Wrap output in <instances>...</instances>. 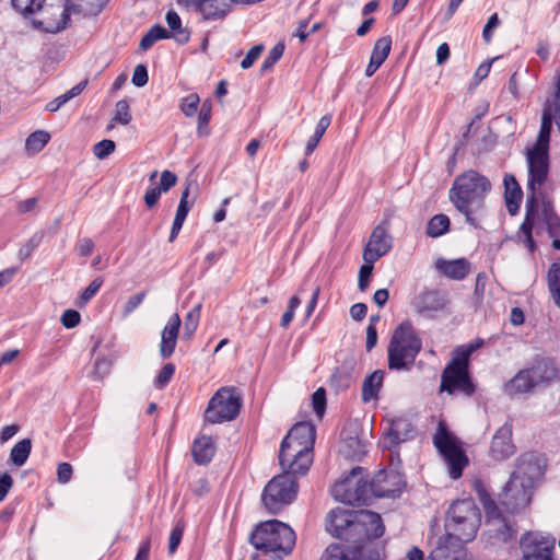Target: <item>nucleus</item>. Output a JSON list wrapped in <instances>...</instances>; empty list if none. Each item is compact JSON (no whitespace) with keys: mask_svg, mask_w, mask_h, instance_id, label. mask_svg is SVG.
I'll return each mask as SVG.
<instances>
[{"mask_svg":"<svg viewBox=\"0 0 560 560\" xmlns=\"http://www.w3.org/2000/svg\"><path fill=\"white\" fill-rule=\"evenodd\" d=\"M113 121L128 125L131 121L130 105L127 100H120L116 103Z\"/></svg>","mask_w":560,"mask_h":560,"instance_id":"46","label":"nucleus"},{"mask_svg":"<svg viewBox=\"0 0 560 560\" xmlns=\"http://www.w3.org/2000/svg\"><path fill=\"white\" fill-rule=\"evenodd\" d=\"M295 540L294 530L288 524L278 520L259 524L249 538L250 544L257 550L265 553H275L279 560L292 552Z\"/></svg>","mask_w":560,"mask_h":560,"instance_id":"5","label":"nucleus"},{"mask_svg":"<svg viewBox=\"0 0 560 560\" xmlns=\"http://www.w3.org/2000/svg\"><path fill=\"white\" fill-rule=\"evenodd\" d=\"M212 104L210 100H207L202 103L201 108L198 115V135L205 136L208 135V124L211 119Z\"/></svg>","mask_w":560,"mask_h":560,"instance_id":"44","label":"nucleus"},{"mask_svg":"<svg viewBox=\"0 0 560 560\" xmlns=\"http://www.w3.org/2000/svg\"><path fill=\"white\" fill-rule=\"evenodd\" d=\"M145 295L144 291L131 295L124 306V315L131 314L143 302Z\"/></svg>","mask_w":560,"mask_h":560,"instance_id":"63","label":"nucleus"},{"mask_svg":"<svg viewBox=\"0 0 560 560\" xmlns=\"http://www.w3.org/2000/svg\"><path fill=\"white\" fill-rule=\"evenodd\" d=\"M451 221L446 214L433 215L427 225V235L433 238L440 237L450 231Z\"/></svg>","mask_w":560,"mask_h":560,"instance_id":"35","label":"nucleus"},{"mask_svg":"<svg viewBox=\"0 0 560 560\" xmlns=\"http://www.w3.org/2000/svg\"><path fill=\"white\" fill-rule=\"evenodd\" d=\"M177 182V176L171 171H163L161 174L160 186L162 192H167Z\"/></svg>","mask_w":560,"mask_h":560,"instance_id":"62","label":"nucleus"},{"mask_svg":"<svg viewBox=\"0 0 560 560\" xmlns=\"http://www.w3.org/2000/svg\"><path fill=\"white\" fill-rule=\"evenodd\" d=\"M492 185L489 178L475 170L457 175L448 190V199L455 209L465 217V222L474 229L481 228L486 215V198Z\"/></svg>","mask_w":560,"mask_h":560,"instance_id":"2","label":"nucleus"},{"mask_svg":"<svg viewBox=\"0 0 560 560\" xmlns=\"http://www.w3.org/2000/svg\"><path fill=\"white\" fill-rule=\"evenodd\" d=\"M107 2L108 0H65L62 9L60 10V5L57 8L58 19L54 18L55 12H48L50 16L40 21L39 25L48 33H58L67 28L72 13L97 15ZM52 10L54 5L50 4L49 11Z\"/></svg>","mask_w":560,"mask_h":560,"instance_id":"10","label":"nucleus"},{"mask_svg":"<svg viewBox=\"0 0 560 560\" xmlns=\"http://www.w3.org/2000/svg\"><path fill=\"white\" fill-rule=\"evenodd\" d=\"M515 453V445L512 441V425L504 423L494 433L489 454L498 462L504 460Z\"/></svg>","mask_w":560,"mask_h":560,"instance_id":"21","label":"nucleus"},{"mask_svg":"<svg viewBox=\"0 0 560 560\" xmlns=\"http://www.w3.org/2000/svg\"><path fill=\"white\" fill-rule=\"evenodd\" d=\"M544 112H549L550 118L555 120L559 131H560V100L546 102Z\"/></svg>","mask_w":560,"mask_h":560,"instance_id":"64","label":"nucleus"},{"mask_svg":"<svg viewBox=\"0 0 560 560\" xmlns=\"http://www.w3.org/2000/svg\"><path fill=\"white\" fill-rule=\"evenodd\" d=\"M422 349V341L409 320L400 323L394 330L387 347L388 369L410 371Z\"/></svg>","mask_w":560,"mask_h":560,"instance_id":"4","label":"nucleus"},{"mask_svg":"<svg viewBox=\"0 0 560 560\" xmlns=\"http://www.w3.org/2000/svg\"><path fill=\"white\" fill-rule=\"evenodd\" d=\"M482 504L489 527L487 530L488 541L494 546L512 540L516 535V529L511 514L502 511L489 495L482 498Z\"/></svg>","mask_w":560,"mask_h":560,"instance_id":"11","label":"nucleus"},{"mask_svg":"<svg viewBox=\"0 0 560 560\" xmlns=\"http://www.w3.org/2000/svg\"><path fill=\"white\" fill-rule=\"evenodd\" d=\"M230 10L226 0H205L199 12L206 20H215L223 18Z\"/></svg>","mask_w":560,"mask_h":560,"instance_id":"33","label":"nucleus"},{"mask_svg":"<svg viewBox=\"0 0 560 560\" xmlns=\"http://www.w3.org/2000/svg\"><path fill=\"white\" fill-rule=\"evenodd\" d=\"M191 183H188L185 189L182 191L179 203L175 213L174 220L185 222L189 210L191 209L195 199L189 200Z\"/></svg>","mask_w":560,"mask_h":560,"instance_id":"42","label":"nucleus"},{"mask_svg":"<svg viewBox=\"0 0 560 560\" xmlns=\"http://www.w3.org/2000/svg\"><path fill=\"white\" fill-rule=\"evenodd\" d=\"M436 269L453 280H463L469 273L470 264L466 258L445 260L439 258L435 262Z\"/></svg>","mask_w":560,"mask_h":560,"instance_id":"27","label":"nucleus"},{"mask_svg":"<svg viewBox=\"0 0 560 560\" xmlns=\"http://www.w3.org/2000/svg\"><path fill=\"white\" fill-rule=\"evenodd\" d=\"M373 272V264L365 262L360 267L359 270V279H358V288L360 291L364 292L370 283V278Z\"/></svg>","mask_w":560,"mask_h":560,"instance_id":"58","label":"nucleus"},{"mask_svg":"<svg viewBox=\"0 0 560 560\" xmlns=\"http://www.w3.org/2000/svg\"><path fill=\"white\" fill-rule=\"evenodd\" d=\"M201 313V304H197L192 307L185 317L184 323V337L189 339L197 330Z\"/></svg>","mask_w":560,"mask_h":560,"instance_id":"43","label":"nucleus"},{"mask_svg":"<svg viewBox=\"0 0 560 560\" xmlns=\"http://www.w3.org/2000/svg\"><path fill=\"white\" fill-rule=\"evenodd\" d=\"M541 475L539 458L534 453H524L517 457L515 469L510 477L534 487L535 480Z\"/></svg>","mask_w":560,"mask_h":560,"instance_id":"20","label":"nucleus"},{"mask_svg":"<svg viewBox=\"0 0 560 560\" xmlns=\"http://www.w3.org/2000/svg\"><path fill=\"white\" fill-rule=\"evenodd\" d=\"M50 135L45 130L31 133L25 140V149L30 153H37L48 143Z\"/></svg>","mask_w":560,"mask_h":560,"instance_id":"39","label":"nucleus"},{"mask_svg":"<svg viewBox=\"0 0 560 560\" xmlns=\"http://www.w3.org/2000/svg\"><path fill=\"white\" fill-rule=\"evenodd\" d=\"M384 372L376 370L368 375L362 384V399L363 401H370L377 398L378 392L383 385Z\"/></svg>","mask_w":560,"mask_h":560,"instance_id":"31","label":"nucleus"},{"mask_svg":"<svg viewBox=\"0 0 560 560\" xmlns=\"http://www.w3.org/2000/svg\"><path fill=\"white\" fill-rule=\"evenodd\" d=\"M433 444L446 462L451 478L458 479L463 475L464 468L468 465V458L459 441L444 422L439 423L433 435Z\"/></svg>","mask_w":560,"mask_h":560,"instance_id":"9","label":"nucleus"},{"mask_svg":"<svg viewBox=\"0 0 560 560\" xmlns=\"http://www.w3.org/2000/svg\"><path fill=\"white\" fill-rule=\"evenodd\" d=\"M264 50V45L258 44L253 46L246 54L245 58L241 61V67L243 69L250 68L254 62L259 58L260 54Z\"/></svg>","mask_w":560,"mask_h":560,"instance_id":"59","label":"nucleus"},{"mask_svg":"<svg viewBox=\"0 0 560 560\" xmlns=\"http://www.w3.org/2000/svg\"><path fill=\"white\" fill-rule=\"evenodd\" d=\"M533 488L521 480L510 477L499 495V506L508 514L516 513L529 504Z\"/></svg>","mask_w":560,"mask_h":560,"instance_id":"16","label":"nucleus"},{"mask_svg":"<svg viewBox=\"0 0 560 560\" xmlns=\"http://www.w3.org/2000/svg\"><path fill=\"white\" fill-rule=\"evenodd\" d=\"M536 387L548 386L559 378V371L555 362L548 358H541L527 368Z\"/></svg>","mask_w":560,"mask_h":560,"instance_id":"24","label":"nucleus"},{"mask_svg":"<svg viewBox=\"0 0 560 560\" xmlns=\"http://www.w3.org/2000/svg\"><path fill=\"white\" fill-rule=\"evenodd\" d=\"M332 495L348 505H368L372 499L370 482L364 478V468L357 466L335 483Z\"/></svg>","mask_w":560,"mask_h":560,"instance_id":"8","label":"nucleus"},{"mask_svg":"<svg viewBox=\"0 0 560 560\" xmlns=\"http://www.w3.org/2000/svg\"><path fill=\"white\" fill-rule=\"evenodd\" d=\"M504 185V199L508 211L511 215H514L520 210L522 202L523 191L516 178L512 174H505L503 178Z\"/></svg>","mask_w":560,"mask_h":560,"instance_id":"26","label":"nucleus"},{"mask_svg":"<svg viewBox=\"0 0 560 560\" xmlns=\"http://www.w3.org/2000/svg\"><path fill=\"white\" fill-rule=\"evenodd\" d=\"M549 112L542 110L541 116V125L540 130L538 133L537 141L535 145L532 149L541 150V151H548L549 152V141H550V133L552 129V119L550 118Z\"/></svg>","mask_w":560,"mask_h":560,"instance_id":"34","label":"nucleus"},{"mask_svg":"<svg viewBox=\"0 0 560 560\" xmlns=\"http://www.w3.org/2000/svg\"><path fill=\"white\" fill-rule=\"evenodd\" d=\"M283 474L275 476L264 488L261 502L271 514H278L284 505L290 504L296 497L299 471H292L289 466L282 467Z\"/></svg>","mask_w":560,"mask_h":560,"instance_id":"6","label":"nucleus"},{"mask_svg":"<svg viewBox=\"0 0 560 560\" xmlns=\"http://www.w3.org/2000/svg\"><path fill=\"white\" fill-rule=\"evenodd\" d=\"M166 23L170 30L173 32L171 34L179 44H184L189 39V33L182 27V20L179 15L175 11H168L165 16Z\"/></svg>","mask_w":560,"mask_h":560,"instance_id":"36","label":"nucleus"},{"mask_svg":"<svg viewBox=\"0 0 560 560\" xmlns=\"http://www.w3.org/2000/svg\"><path fill=\"white\" fill-rule=\"evenodd\" d=\"M416 429L406 418H396L390 422V427L384 435V447L392 448L399 443L412 439Z\"/></svg>","mask_w":560,"mask_h":560,"instance_id":"22","label":"nucleus"},{"mask_svg":"<svg viewBox=\"0 0 560 560\" xmlns=\"http://www.w3.org/2000/svg\"><path fill=\"white\" fill-rule=\"evenodd\" d=\"M549 289L556 305L560 308V265H553L549 271Z\"/></svg>","mask_w":560,"mask_h":560,"instance_id":"45","label":"nucleus"},{"mask_svg":"<svg viewBox=\"0 0 560 560\" xmlns=\"http://www.w3.org/2000/svg\"><path fill=\"white\" fill-rule=\"evenodd\" d=\"M300 304H301V300L295 295H293L289 300L288 308L281 317V323H280L281 327L287 328L291 324V322L293 320V317H294V312L300 306Z\"/></svg>","mask_w":560,"mask_h":560,"instance_id":"56","label":"nucleus"},{"mask_svg":"<svg viewBox=\"0 0 560 560\" xmlns=\"http://www.w3.org/2000/svg\"><path fill=\"white\" fill-rule=\"evenodd\" d=\"M481 513L471 498L457 500L451 504L445 517V535L440 537L431 551V560H453L450 551L471 541L480 527Z\"/></svg>","mask_w":560,"mask_h":560,"instance_id":"1","label":"nucleus"},{"mask_svg":"<svg viewBox=\"0 0 560 560\" xmlns=\"http://www.w3.org/2000/svg\"><path fill=\"white\" fill-rule=\"evenodd\" d=\"M180 325L182 319L179 315L175 313L168 318L166 325L164 326L161 334V342L159 349L162 359H168L173 355L176 348Z\"/></svg>","mask_w":560,"mask_h":560,"instance_id":"23","label":"nucleus"},{"mask_svg":"<svg viewBox=\"0 0 560 560\" xmlns=\"http://www.w3.org/2000/svg\"><path fill=\"white\" fill-rule=\"evenodd\" d=\"M312 406L318 419H322L326 411V390L323 387L317 388L312 395Z\"/></svg>","mask_w":560,"mask_h":560,"instance_id":"51","label":"nucleus"},{"mask_svg":"<svg viewBox=\"0 0 560 560\" xmlns=\"http://www.w3.org/2000/svg\"><path fill=\"white\" fill-rule=\"evenodd\" d=\"M81 319V315L75 310H67L61 315V324L66 328H74L79 325Z\"/></svg>","mask_w":560,"mask_h":560,"instance_id":"61","label":"nucleus"},{"mask_svg":"<svg viewBox=\"0 0 560 560\" xmlns=\"http://www.w3.org/2000/svg\"><path fill=\"white\" fill-rule=\"evenodd\" d=\"M175 373V365L173 363H166L161 371L159 372L154 385L156 388L162 389L164 388L171 378L173 377Z\"/></svg>","mask_w":560,"mask_h":560,"instance_id":"54","label":"nucleus"},{"mask_svg":"<svg viewBox=\"0 0 560 560\" xmlns=\"http://www.w3.org/2000/svg\"><path fill=\"white\" fill-rule=\"evenodd\" d=\"M389 223L384 221L374 228L369 242L363 249V260L368 264H374L381 257L385 256L393 247V237L388 233Z\"/></svg>","mask_w":560,"mask_h":560,"instance_id":"18","label":"nucleus"},{"mask_svg":"<svg viewBox=\"0 0 560 560\" xmlns=\"http://www.w3.org/2000/svg\"><path fill=\"white\" fill-rule=\"evenodd\" d=\"M315 439L316 428L312 422L295 423L281 442L278 456L280 466L306 474L313 463Z\"/></svg>","mask_w":560,"mask_h":560,"instance_id":"3","label":"nucleus"},{"mask_svg":"<svg viewBox=\"0 0 560 560\" xmlns=\"http://www.w3.org/2000/svg\"><path fill=\"white\" fill-rule=\"evenodd\" d=\"M329 382L330 386L335 389L345 390L350 387L353 382V377L350 371L338 368L330 376Z\"/></svg>","mask_w":560,"mask_h":560,"instance_id":"41","label":"nucleus"},{"mask_svg":"<svg viewBox=\"0 0 560 560\" xmlns=\"http://www.w3.org/2000/svg\"><path fill=\"white\" fill-rule=\"evenodd\" d=\"M535 388L537 387L527 368L520 370L510 381L504 384V392L511 397L528 394Z\"/></svg>","mask_w":560,"mask_h":560,"instance_id":"25","label":"nucleus"},{"mask_svg":"<svg viewBox=\"0 0 560 560\" xmlns=\"http://www.w3.org/2000/svg\"><path fill=\"white\" fill-rule=\"evenodd\" d=\"M283 52H284V44L283 43L276 44L269 51L266 59L264 60L262 66H261V71L271 69L283 56Z\"/></svg>","mask_w":560,"mask_h":560,"instance_id":"50","label":"nucleus"},{"mask_svg":"<svg viewBox=\"0 0 560 560\" xmlns=\"http://www.w3.org/2000/svg\"><path fill=\"white\" fill-rule=\"evenodd\" d=\"M115 149L116 144L113 140L104 139L93 145V153L97 159L104 160L110 155Z\"/></svg>","mask_w":560,"mask_h":560,"instance_id":"53","label":"nucleus"},{"mask_svg":"<svg viewBox=\"0 0 560 560\" xmlns=\"http://www.w3.org/2000/svg\"><path fill=\"white\" fill-rule=\"evenodd\" d=\"M392 47V39L388 36L381 37L374 44L370 62L365 69V75L372 77L387 59Z\"/></svg>","mask_w":560,"mask_h":560,"instance_id":"29","label":"nucleus"},{"mask_svg":"<svg viewBox=\"0 0 560 560\" xmlns=\"http://www.w3.org/2000/svg\"><path fill=\"white\" fill-rule=\"evenodd\" d=\"M32 450V442L30 439L19 441L11 450L10 459L12 463L20 467L25 464Z\"/></svg>","mask_w":560,"mask_h":560,"instance_id":"37","label":"nucleus"},{"mask_svg":"<svg viewBox=\"0 0 560 560\" xmlns=\"http://www.w3.org/2000/svg\"><path fill=\"white\" fill-rule=\"evenodd\" d=\"M351 548L342 550L337 545L329 546L320 560H349Z\"/></svg>","mask_w":560,"mask_h":560,"instance_id":"55","label":"nucleus"},{"mask_svg":"<svg viewBox=\"0 0 560 560\" xmlns=\"http://www.w3.org/2000/svg\"><path fill=\"white\" fill-rule=\"evenodd\" d=\"M447 303L443 293L430 290L421 293L416 302V310L420 314L442 311Z\"/></svg>","mask_w":560,"mask_h":560,"instance_id":"28","label":"nucleus"},{"mask_svg":"<svg viewBox=\"0 0 560 560\" xmlns=\"http://www.w3.org/2000/svg\"><path fill=\"white\" fill-rule=\"evenodd\" d=\"M542 217L549 236L552 238V247L560 250V218L547 206L544 207Z\"/></svg>","mask_w":560,"mask_h":560,"instance_id":"32","label":"nucleus"},{"mask_svg":"<svg viewBox=\"0 0 560 560\" xmlns=\"http://www.w3.org/2000/svg\"><path fill=\"white\" fill-rule=\"evenodd\" d=\"M406 486L405 477L394 469L377 471L370 481L372 498H395L400 495Z\"/></svg>","mask_w":560,"mask_h":560,"instance_id":"17","label":"nucleus"},{"mask_svg":"<svg viewBox=\"0 0 560 560\" xmlns=\"http://www.w3.org/2000/svg\"><path fill=\"white\" fill-rule=\"evenodd\" d=\"M354 513L357 511L336 508L326 518V529L334 537L351 542L353 540Z\"/></svg>","mask_w":560,"mask_h":560,"instance_id":"19","label":"nucleus"},{"mask_svg":"<svg viewBox=\"0 0 560 560\" xmlns=\"http://www.w3.org/2000/svg\"><path fill=\"white\" fill-rule=\"evenodd\" d=\"M330 122H331L330 115H324L323 117H320V119L318 120V122L316 125L314 135L308 139V141L306 143V148H305L306 155H310L314 152L319 140L322 139V137L326 132L327 128L329 127Z\"/></svg>","mask_w":560,"mask_h":560,"instance_id":"38","label":"nucleus"},{"mask_svg":"<svg viewBox=\"0 0 560 560\" xmlns=\"http://www.w3.org/2000/svg\"><path fill=\"white\" fill-rule=\"evenodd\" d=\"M349 560H378V552L355 546L351 548Z\"/></svg>","mask_w":560,"mask_h":560,"instance_id":"57","label":"nucleus"},{"mask_svg":"<svg viewBox=\"0 0 560 560\" xmlns=\"http://www.w3.org/2000/svg\"><path fill=\"white\" fill-rule=\"evenodd\" d=\"M535 207L536 202H528V199L526 200V214L524 218L523 223L520 226V232L525 234H533V228L535 224Z\"/></svg>","mask_w":560,"mask_h":560,"instance_id":"48","label":"nucleus"},{"mask_svg":"<svg viewBox=\"0 0 560 560\" xmlns=\"http://www.w3.org/2000/svg\"><path fill=\"white\" fill-rule=\"evenodd\" d=\"M518 542L522 553L520 560H556V539L548 533L527 530L521 535Z\"/></svg>","mask_w":560,"mask_h":560,"instance_id":"13","label":"nucleus"},{"mask_svg":"<svg viewBox=\"0 0 560 560\" xmlns=\"http://www.w3.org/2000/svg\"><path fill=\"white\" fill-rule=\"evenodd\" d=\"M200 98L198 94L191 93L185 96L180 102V110L187 117H192L198 110Z\"/></svg>","mask_w":560,"mask_h":560,"instance_id":"49","label":"nucleus"},{"mask_svg":"<svg viewBox=\"0 0 560 560\" xmlns=\"http://www.w3.org/2000/svg\"><path fill=\"white\" fill-rule=\"evenodd\" d=\"M149 77H148V70L144 65H138L136 66L133 73H132V83L133 85L138 88H142L148 83Z\"/></svg>","mask_w":560,"mask_h":560,"instance_id":"60","label":"nucleus"},{"mask_svg":"<svg viewBox=\"0 0 560 560\" xmlns=\"http://www.w3.org/2000/svg\"><path fill=\"white\" fill-rule=\"evenodd\" d=\"M353 540L351 544L361 546L364 541L377 539L383 536L385 526L382 522L380 514L369 511L359 510L354 513Z\"/></svg>","mask_w":560,"mask_h":560,"instance_id":"15","label":"nucleus"},{"mask_svg":"<svg viewBox=\"0 0 560 560\" xmlns=\"http://www.w3.org/2000/svg\"><path fill=\"white\" fill-rule=\"evenodd\" d=\"M528 180L527 189L528 202H537L536 192L540 190L546 183L549 173V152L530 149L527 152Z\"/></svg>","mask_w":560,"mask_h":560,"instance_id":"14","label":"nucleus"},{"mask_svg":"<svg viewBox=\"0 0 560 560\" xmlns=\"http://www.w3.org/2000/svg\"><path fill=\"white\" fill-rule=\"evenodd\" d=\"M42 234H34L24 245L21 246L18 257L21 261L27 260L42 242Z\"/></svg>","mask_w":560,"mask_h":560,"instance_id":"47","label":"nucleus"},{"mask_svg":"<svg viewBox=\"0 0 560 560\" xmlns=\"http://www.w3.org/2000/svg\"><path fill=\"white\" fill-rule=\"evenodd\" d=\"M45 0H11L13 9L23 16H30L40 11Z\"/></svg>","mask_w":560,"mask_h":560,"instance_id":"40","label":"nucleus"},{"mask_svg":"<svg viewBox=\"0 0 560 560\" xmlns=\"http://www.w3.org/2000/svg\"><path fill=\"white\" fill-rule=\"evenodd\" d=\"M476 347L469 345L467 349L458 351L457 355L446 365L441 376V392L453 394L456 390L470 396L475 392L468 373V360Z\"/></svg>","mask_w":560,"mask_h":560,"instance_id":"7","label":"nucleus"},{"mask_svg":"<svg viewBox=\"0 0 560 560\" xmlns=\"http://www.w3.org/2000/svg\"><path fill=\"white\" fill-rule=\"evenodd\" d=\"M241 407V397L234 388L222 387L209 400L205 420L210 423L232 421L238 416Z\"/></svg>","mask_w":560,"mask_h":560,"instance_id":"12","label":"nucleus"},{"mask_svg":"<svg viewBox=\"0 0 560 560\" xmlns=\"http://www.w3.org/2000/svg\"><path fill=\"white\" fill-rule=\"evenodd\" d=\"M215 447L211 439L208 436H202L200 439L195 440L191 453L194 460L198 465H206L212 459Z\"/></svg>","mask_w":560,"mask_h":560,"instance_id":"30","label":"nucleus"},{"mask_svg":"<svg viewBox=\"0 0 560 560\" xmlns=\"http://www.w3.org/2000/svg\"><path fill=\"white\" fill-rule=\"evenodd\" d=\"M104 280L102 277L95 278L82 292L79 299L78 305L82 307L85 305L93 296L98 292L103 284Z\"/></svg>","mask_w":560,"mask_h":560,"instance_id":"52","label":"nucleus"}]
</instances>
